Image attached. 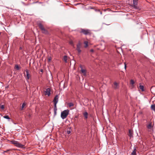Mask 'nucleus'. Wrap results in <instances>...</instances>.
<instances>
[{"instance_id": "f257e3e1", "label": "nucleus", "mask_w": 155, "mask_h": 155, "mask_svg": "<svg viewBox=\"0 0 155 155\" xmlns=\"http://www.w3.org/2000/svg\"><path fill=\"white\" fill-rule=\"evenodd\" d=\"M69 110H65L61 112V117L64 119L66 118L68 115Z\"/></svg>"}, {"instance_id": "f03ea898", "label": "nucleus", "mask_w": 155, "mask_h": 155, "mask_svg": "<svg viewBox=\"0 0 155 155\" xmlns=\"http://www.w3.org/2000/svg\"><path fill=\"white\" fill-rule=\"evenodd\" d=\"M12 143L14 144L17 147L19 148H23L24 147V145L19 143L18 142L13 140L12 141Z\"/></svg>"}, {"instance_id": "7ed1b4c3", "label": "nucleus", "mask_w": 155, "mask_h": 155, "mask_svg": "<svg viewBox=\"0 0 155 155\" xmlns=\"http://www.w3.org/2000/svg\"><path fill=\"white\" fill-rule=\"evenodd\" d=\"M81 32L85 35H90L91 34V31L89 29H81Z\"/></svg>"}, {"instance_id": "20e7f679", "label": "nucleus", "mask_w": 155, "mask_h": 155, "mask_svg": "<svg viewBox=\"0 0 155 155\" xmlns=\"http://www.w3.org/2000/svg\"><path fill=\"white\" fill-rule=\"evenodd\" d=\"M44 94L45 95H47L48 96H49L51 94V90L49 88H48L44 92Z\"/></svg>"}, {"instance_id": "39448f33", "label": "nucleus", "mask_w": 155, "mask_h": 155, "mask_svg": "<svg viewBox=\"0 0 155 155\" xmlns=\"http://www.w3.org/2000/svg\"><path fill=\"white\" fill-rule=\"evenodd\" d=\"M25 72L26 73V76L25 78L26 80L28 81L31 77V75L30 74L29 71L28 69L25 70Z\"/></svg>"}, {"instance_id": "423d86ee", "label": "nucleus", "mask_w": 155, "mask_h": 155, "mask_svg": "<svg viewBox=\"0 0 155 155\" xmlns=\"http://www.w3.org/2000/svg\"><path fill=\"white\" fill-rule=\"evenodd\" d=\"M81 44L80 43H79L77 45L76 50L78 51L79 54H80L81 51Z\"/></svg>"}, {"instance_id": "0eeeda50", "label": "nucleus", "mask_w": 155, "mask_h": 155, "mask_svg": "<svg viewBox=\"0 0 155 155\" xmlns=\"http://www.w3.org/2000/svg\"><path fill=\"white\" fill-rule=\"evenodd\" d=\"M147 127L148 129V131L149 132H151L153 128V126L152 123H150L147 125Z\"/></svg>"}, {"instance_id": "6e6552de", "label": "nucleus", "mask_w": 155, "mask_h": 155, "mask_svg": "<svg viewBox=\"0 0 155 155\" xmlns=\"http://www.w3.org/2000/svg\"><path fill=\"white\" fill-rule=\"evenodd\" d=\"M80 67L81 68V73L83 74L84 75H86L87 73L86 70L85 69H84L81 65L80 66Z\"/></svg>"}, {"instance_id": "1a4fd4ad", "label": "nucleus", "mask_w": 155, "mask_h": 155, "mask_svg": "<svg viewBox=\"0 0 155 155\" xmlns=\"http://www.w3.org/2000/svg\"><path fill=\"white\" fill-rule=\"evenodd\" d=\"M58 101V96L56 95L54 98L53 100V102L54 103V105H56Z\"/></svg>"}, {"instance_id": "9d476101", "label": "nucleus", "mask_w": 155, "mask_h": 155, "mask_svg": "<svg viewBox=\"0 0 155 155\" xmlns=\"http://www.w3.org/2000/svg\"><path fill=\"white\" fill-rule=\"evenodd\" d=\"M83 115L85 117V119H87L88 118V114L87 112L83 113Z\"/></svg>"}, {"instance_id": "9b49d317", "label": "nucleus", "mask_w": 155, "mask_h": 155, "mask_svg": "<svg viewBox=\"0 0 155 155\" xmlns=\"http://www.w3.org/2000/svg\"><path fill=\"white\" fill-rule=\"evenodd\" d=\"M128 135L130 137H131L133 136V133L131 130H129L128 131Z\"/></svg>"}, {"instance_id": "f8f14e48", "label": "nucleus", "mask_w": 155, "mask_h": 155, "mask_svg": "<svg viewBox=\"0 0 155 155\" xmlns=\"http://www.w3.org/2000/svg\"><path fill=\"white\" fill-rule=\"evenodd\" d=\"M39 27L40 29L41 30V31L42 30H44V29L45 28L43 25L41 24H39Z\"/></svg>"}, {"instance_id": "ddd939ff", "label": "nucleus", "mask_w": 155, "mask_h": 155, "mask_svg": "<svg viewBox=\"0 0 155 155\" xmlns=\"http://www.w3.org/2000/svg\"><path fill=\"white\" fill-rule=\"evenodd\" d=\"M114 87L115 89L117 88L118 87V84L116 82L114 83Z\"/></svg>"}, {"instance_id": "4468645a", "label": "nucleus", "mask_w": 155, "mask_h": 155, "mask_svg": "<svg viewBox=\"0 0 155 155\" xmlns=\"http://www.w3.org/2000/svg\"><path fill=\"white\" fill-rule=\"evenodd\" d=\"M134 82L133 80H131L130 81V84L131 85L132 87H134Z\"/></svg>"}, {"instance_id": "2eb2a0df", "label": "nucleus", "mask_w": 155, "mask_h": 155, "mask_svg": "<svg viewBox=\"0 0 155 155\" xmlns=\"http://www.w3.org/2000/svg\"><path fill=\"white\" fill-rule=\"evenodd\" d=\"M139 89L141 90L142 91H144V87L143 85H140L139 87Z\"/></svg>"}, {"instance_id": "dca6fc26", "label": "nucleus", "mask_w": 155, "mask_h": 155, "mask_svg": "<svg viewBox=\"0 0 155 155\" xmlns=\"http://www.w3.org/2000/svg\"><path fill=\"white\" fill-rule=\"evenodd\" d=\"M68 104L70 107H73L74 105V104L72 102L69 103H68Z\"/></svg>"}, {"instance_id": "f3484780", "label": "nucleus", "mask_w": 155, "mask_h": 155, "mask_svg": "<svg viewBox=\"0 0 155 155\" xmlns=\"http://www.w3.org/2000/svg\"><path fill=\"white\" fill-rule=\"evenodd\" d=\"M132 155H136V148L134 149V150L131 153Z\"/></svg>"}, {"instance_id": "a211bd4d", "label": "nucleus", "mask_w": 155, "mask_h": 155, "mask_svg": "<svg viewBox=\"0 0 155 155\" xmlns=\"http://www.w3.org/2000/svg\"><path fill=\"white\" fill-rule=\"evenodd\" d=\"M138 0H133V4L134 6H136L137 5Z\"/></svg>"}, {"instance_id": "6ab92c4d", "label": "nucleus", "mask_w": 155, "mask_h": 155, "mask_svg": "<svg viewBox=\"0 0 155 155\" xmlns=\"http://www.w3.org/2000/svg\"><path fill=\"white\" fill-rule=\"evenodd\" d=\"M88 41H85L84 42V44L85 45L84 47L86 48L88 46Z\"/></svg>"}, {"instance_id": "aec40b11", "label": "nucleus", "mask_w": 155, "mask_h": 155, "mask_svg": "<svg viewBox=\"0 0 155 155\" xmlns=\"http://www.w3.org/2000/svg\"><path fill=\"white\" fill-rule=\"evenodd\" d=\"M15 68L17 70H19L20 69V68L18 64H16L15 66Z\"/></svg>"}, {"instance_id": "412c9836", "label": "nucleus", "mask_w": 155, "mask_h": 155, "mask_svg": "<svg viewBox=\"0 0 155 155\" xmlns=\"http://www.w3.org/2000/svg\"><path fill=\"white\" fill-rule=\"evenodd\" d=\"M63 59L65 62H67V57L66 56H64L63 57Z\"/></svg>"}, {"instance_id": "4be33fe9", "label": "nucleus", "mask_w": 155, "mask_h": 155, "mask_svg": "<svg viewBox=\"0 0 155 155\" xmlns=\"http://www.w3.org/2000/svg\"><path fill=\"white\" fill-rule=\"evenodd\" d=\"M26 105V103H23L22 104V105H21V109H23V108Z\"/></svg>"}, {"instance_id": "5701e85b", "label": "nucleus", "mask_w": 155, "mask_h": 155, "mask_svg": "<svg viewBox=\"0 0 155 155\" xmlns=\"http://www.w3.org/2000/svg\"><path fill=\"white\" fill-rule=\"evenodd\" d=\"M42 31L43 33H44L45 34H46L47 33V31L45 28L44 29V30H42Z\"/></svg>"}, {"instance_id": "b1692460", "label": "nucleus", "mask_w": 155, "mask_h": 155, "mask_svg": "<svg viewBox=\"0 0 155 155\" xmlns=\"http://www.w3.org/2000/svg\"><path fill=\"white\" fill-rule=\"evenodd\" d=\"M151 107L152 110H155V105H152L151 106Z\"/></svg>"}, {"instance_id": "393cba45", "label": "nucleus", "mask_w": 155, "mask_h": 155, "mask_svg": "<svg viewBox=\"0 0 155 155\" xmlns=\"http://www.w3.org/2000/svg\"><path fill=\"white\" fill-rule=\"evenodd\" d=\"M3 117L7 119H10V118L9 117V116L8 115L4 116Z\"/></svg>"}, {"instance_id": "a878e982", "label": "nucleus", "mask_w": 155, "mask_h": 155, "mask_svg": "<svg viewBox=\"0 0 155 155\" xmlns=\"http://www.w3.org/2000/svg\"><path fill=\"white\" fill-rule=\"evenodd\" d=\"M57 108L56 107V105H54V111H57Z\"/></svg>"}, {"instance_id": "bb28decb", "label": "nucleus", "mask_w": 155, "mask_h": 155, "mask_svg": "<svg viewBox=\"0 0 155 155\" xmlns=\"http://www.w3.org/2000/svg\"><path fill=\"white\" fill-rule=\"evenodd\" d=\"M71 131L70 130H68L67 131V133L68 134H69L71 133Z\"/></svg>"}, {"instance_id": "cd10ccee", "label": "nucleus", "mask_w": 155, "mask_h": 155, "mask_svg": "<svg viewBox=\"0 0 155 155\" xmlns=\"http://www.w3.org/2000/svg\"><path fill=\"white\" fill-rule=\"evenodd\" d=\"M4 105H2L0 106V108L2 109H3L4 108Z\"/></svg>"}, {"instance_id": "c85d7f7f", "label": "nucleus", "mask_w": 155, "mask_h": 155, "mask_svg": "<svg viewBox=\"0 0 155 155\" xmlns=\"http://www.w3.org/2000/svg\"><path fill=\"white\" fill-rule=\"evenodd\" d=\"M70 44L72 45L73 44V42L72 41H71L70 42Z\"/></svg>"}, {"instance_id": "c756f323", "label": "nucleus", "mask_w": 155, "mask_h": 155, "mask_svg": "<svg viewBox=\"0 0 155 155\" xmlns=\"http://www.w3.org/2000/svg\"><path fill=\"white\" fill-rule=\"evenodd\" d=\"M90 51L92 52H93L94 51V50L93 49H91L90 50Z\"/></svg>"}, {"instance_id": "7c9ffc66", "label": "nucleus", "mask_w": 155, "mask_h": 155, "mask_svg": "<svg viewBox=\"0 0 155 155\" xmlns=\"http://www.w3.org/2000/svg\"><path fill=\"white\" fill-rule=\"evenodd\" d=\"M124 64H125L124 68H125V69H126V65L125 63H124Z\"/></svg>"}, {"instance_id": "2f4dec72", "label": "nucleus", "mask_w": 155, "mask_h": 155, "mask_svg": "<svg viewBox=\"0 0 155 155\" xmlns=\"http://www.w3.org/2000/svg\"><path fill=\"white\" fill-rule=\"evenodd\" d=\"M9 150H7L5 151L4 152H8V151H9Z\"/></svg>"}, {"instance_id": "473e14b6", "label": "nucleus", "mask_w": 155, "mask_h": 155, "mask_svg": "<svg viewBox=\"0 0 155 155\" xmlns=\"http://www.w3.org/2000/svg\"><path fill=\"white\" fill-rule=\"evenodd\" d=\"M51 60V59L50 58H49L48 59V61H50Z\"/></svg>"}, {"instance_id": "72a5a7b5", "label": "nucleus", "mask_w": 155, "mask_h": 155, "mask_svg": "<svg viewBox=\"0 0 155 155\" xmlns=\"http://www.w3.org/2000/svg\"><path fill=\"white\" fill-rule=\"evenodd\" d=\"M56 111H54V113L55 114H56Z\"/></svg>"}, {"instance_id": "f704fd0d", "label": "nucleus", "mask_w": 155, "mask_h": 155, "mask_svg": "<svg viewBox=\"0 0 155 155\" xmlns=\"http://www.w3.org/2000/svg\"><path fill=\"white\" fill-rule=\"evenodd\" d=\"M41 72H42V71H43V70H41Z\"/></svg>"}]
</instances>
